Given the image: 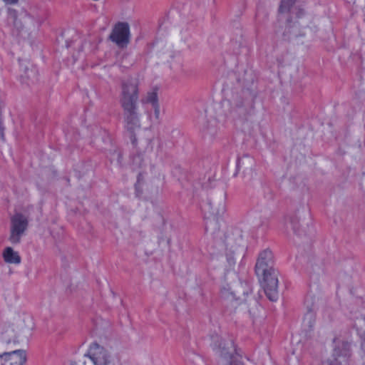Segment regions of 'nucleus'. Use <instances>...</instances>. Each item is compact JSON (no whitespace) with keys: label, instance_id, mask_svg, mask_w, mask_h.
<instances>
[{"label":"nucleus","instance_id":"nucleus-1","mask_svg":"<svg viewBox=\"0 0 365 365\" xmlns=\"http://www.w3.org/2000/svg\"><path fill=\"white\" fill-rule=\"evenodd\" d=\"M297 0H282L279 6L281 14L291 11L294 16L286 24L283 36L289 41L297 43H303L302 38L306 36L311 22V16L294 5Z\"/></svg>","mask_w":365,"mask_h":365},{"label":"nucleus","instance_id":"nucleus-2","mask_svg":"<svg viewBox=\"0 0 365 365\" xmlns=\"http://www.w3.org/2000/svg\"><path fill=\"white\" fill-rule=\"evenodd\" d=\"M138 84L134 78H129L122 84L120 102L124 110L125 126L131 134L133 143L135 138L133 133L140 128L139 114L137 112Z\"/></svg>","mask_w":365,"mask_h":365},{"label":"nucleus","instance_id":"nucleus-3","mask_svg":"<svg viewBox=\"0 0 365 365\" xmlns=\"http://www.w3.org/2000/svg\"><path fill=\"white\" fill-rule=\"evenodd\" d=\"M273 254L269 250L259 255L255 272L267 297L272 302L278 299V272L273 266Z\"/></svg>","mask_w":365,"mask_h":365},{"label":"nucleus","instance_id":"nucleus-4","mask_svg":"<svg viewBox=\"0 0 365 365\" xmlns=\"http://www.w3.org/2000/svg\"><path fill=\"white\" fill-rule=\"evenodd\" d=\"M32 327L33 319L30 314H19L13 319L12 327H8L2 333V339L6 344H18L20 342L19 333Z\"/></svg>","mask_w":365,"mask_h":365},{"label":"nucleus","instance_id":"nucleus-5","mask_svg":"<svg viewBox=\"0 0 365 365\" xmlns=\"http://www.w3.org/2000/svg\"><path fill=\"white\" fill-rule=\"evenodd\" d=\"M88 356L94 365H115V359L104 347L96 343L90 346Z\"/></svg>","mask_w":365,"mask_h":365},{"label":"nucleus","instance_id":"nucleus-6","mask_svg":"<svg viewBox=\"0 0 365 365\" xmlns=\"http://www.w3.org/2000/svg\"><path fill=\"white\" fill-rule=\"evenodd\" d=\"M28 219L21 213H15L11 218L9 240L12 244L19 243L28 227Z\"/></svg>","mask_w":365,"mask_h":365},{"label":"nucleus","instance_id":"nucleus-7","mask_svg":"<svg viewBox=\"0 0 365 365\" xmlns=\"http://www.w3.org/2000/svg\"><path fill=\"white\" fill-rule=\"evenodd\" d=\"M254 96L249 92L243 93L242 96L237 97L233 102V111L240 116H246L254 110Z\"/></svg>","mask_w":365,"mask_h":365},{"label":"nucleus","instance_id":"nucleus-8","mask_svg":"<svg viewBox=\"0 0 365 365\" xmlns=\"http://www.w3.org/2000/svg\"><path fill=\"white\" fill-rule=\"evenodd\" d=\"M212 349L220 356L228 359L232 358L235 348L232 340H225L216 335L212 337Z\"/></svg>","mask_w":365,"mask_h":365},{"label":"nucleus","instance_id":"nucleus-9","mask_svg":"<svg viewBox=\"0 0 365 365\" xmlns=\"http://www.w3.org/2000/svg\"><path fill=\"white\" fill-rule=\"evenodd\" d=\"M202 210L205 217L208 219L206 222L205 229L208 232L211 230V225L215 222V219L222 216L226 211L225 202H220L217 206L209 202L204 205Z\"/></svg>","mask_w":365,"mask_h":365},{"label":"nucleus","instance_id":"nucleus-10","mask_svg":"<svg viewBox=\"0 0 365 365\" xmlns=\"http://www.w3.org/2000/svg\"><path fill=\"white\" fill-rule=\"evenodd\" d=\"M129 26L126 23L117 24L110 35V39L118 46L124 47L129 41Z\"/></svg>","mask_w":365,"mask_h":365},{"label":"nucleus","instance_id":"nucleus-11","mask_svg":"<svg viewBox=\"0 0 365 365\" xmlns=\"http://www.w3.org/2000/svg\"><path fill=\"white\" fill-rule=\"evenodd\" d=\"M26 359V351L17 349L0 354V365H24Z\"/></svg>","mask_w":365,"mask_h":365},{"label":"nucleus","instance_id":"nucleus-12","mask_svg":"<svg viewBox=\"0 0 365 365\" xmlns=\"http://www.w3.org/2000/svg\"><path fill=\"white\" fill-rule=\"evenodd\" d=\"M38 71L36 66L27 61L20 62V81L22 83L29 85L37 79Z\"/></svg>","mask_w":365,"mask_h":365},{"label":"nucleus","instance_id":"nucleus-13","mask_svg":"<svg viewBox=\"0 0 365 365\" xmlns=\"http://www.w3.org/2000/svg\"><path fill=\"white\" fill-rule=\"evenodd\" d=\"M255 167V159L249 155H243L237 160V168L242 170L244 177L250 180L253 177Z\"/></svg>","mask_w":365,"mask_h":365},{"label":"nucleus","instance_id":"nucleus-14","mask_svg":"<svg viewBox=\"0 0 365 365\" xmlns=\"http://www.w3.org/2000/svg\"><path fill=\"white\" fill-rule=\"evenodd\" d=\"M342 340L340 336L333 339V351L329 359L323 365H341Z\"/></svg>","mask_w":365,"mask_h":365},{"label":"nucleus","instance_id":"nucleus-15","mask_svg":"<svg viewBox=\"0 0 365 365\" xmlns=\"http://www.w3.org/2000/svg\"><path fill=\"white\" fill-rule=\"evenodd\" d=\"M200 130L204 135L213 136L215 135L218 129V123L215 118H205L202 117L199 121Z\"/></svg>","mask_w":365,"mask_h":365},{"label":"nucleus","instance_id":"nucleus-16","mask_svg":"<svg viewBox=\"0 0 365 365\" xmlns=\"http://www.w3.org/2000/svg\"><path fill=\"white\" fill-rule=\"evenodd\" d=\"M2 256L6 263L18 264L21 262V257L19 253L10 247H7L4 250Z\"/></svg>","mask_w":365,"mask_h":365},{"label":"nucleus","instance_id":"nucleus-17","mask_svg":"<svg viewBox=\"0 0 365 365\" xmlns=\"http://www.w3.org/2000/svg\"><path fill=\"white\" fill-rule=\"evenodd\" d=\"M349 294L356 299L357 304L359 305L363 303L362 296L364 294V289L359 283L356 282L355 285L349 287Z\"/></svg>","mask_w":365,"mask_h":365},{"label":"nucleus","instance_id":"nucleus-18","mask_svg":"<svg viewBox=\"0 0 365 365\" xmlns=\"http://www.w3.org/2000/svg\"><path fill=\"white\" fill-rule=\"evenodd\" d=\"M23 16H26V14L25 13L17 15L15 11L10 10L9 14V21L11 22L14 26L19 30L22 27L21 19Z\"/></svg>","mask_w":365,"mask_h":365},{"label":"nucleus","instance_id":"nucleus-19","mask_svg":"<svg viewBox=\"0 0 365 365\" xmlns=\"http://www.w3.org/2000/svg\"><path fill=\"white\" fill-rule=\"evenodd\" d=\"M143 103H150L151 106L158 103V98L156 91H150L147 93L145 97L142 100Z\"/></svg>","mask_w":365,"mask_h":365},{"label":"nucleus","instance_id":"nucleus-20","mask_svg":"<svg viewBox=\"0 0 365 365\" xmlns=\"http://www.w3.org/2000/svg\"><path fill=\"white\" fill-rule=\"evenodd\" d=\"M315 322V317L313 312H308L304 317L303 325L306 327L312 328Z\"/></svg>","mask_w":365,"mask_h":365},{"label":"nucleus","instance_id":"nucleus-21","mask_svg":"<svg viewBox=\"0 0 365 365\" xmlns=\"http://www.w3.org/2000/svg\"><path fill=\"white\" fill-rule=\"evenodd\" d=\"M220 292L222 297L225 298H228L230 296L232 295V292L231 291V287L230 285L222 287Z\"/></svg>","mask_w":365,"mask_h":365},{"label":"nucleus","instance_id":"nucleus-22","mask_svg":"<svg viewBox=\"0 0 365 365\" xmlns=\"http://www.w3.org/2000/svg\"><path fill=\"white\" fill-rule=\"evenodd\" d=\"M152 108L154 110V117L156 120H158L160 118V112L159 103L155 105L152 106Z\"/></svg>","mask_w":365,"mask_h":365},{"label":"nucleus","instance_id":"nucleus-23","mask_svg":"<svg viewBox=\"0 0 365 365\" xmlns=\"http://www.w3.org/2000/svg\"><path fill=\"white\" fill-rule=\"evenodd\" d=\"M226 247H230V250H232L234 246L232 245V238L230 237H227L225 242Z\"/></svg>","mask_w":365,"mask_h":365},{"label":"nucleus","instance_id":"nucleus-24","mask_svg":"<svg viewBox=\"0 0 365 365\" xmlns=\"http://www.w3.org/2000/svg\"><path fill=\"white\" fill-rule=\"evenodd\" d=\"M6 4H16L18 2L19 0H3Z\"/></svg>","mask_w":365,"mask_h":365},{"label":"nucleus","instance_id":"nucleus-25","mask_svg":"<svg viewBox=\"0 0 365 365\" xmlns=\"http://www.w3.org/2000/svg\"><path fill=\"white\" fill-rule=\"evenodd\" d=\"M230 365H244L242 363L240 362H232L230 364Z\"/></svg>","mask_w":365,"mask_h":365},{"label":"nucleus","instance_id":"nucleus-26","mask_svg":"<svg viewBox=\"0 0 365 365\" xmlns=\"http://www.w3.org/2000/svg\"><path fill=\"white\" fill-rule=\"evenodd\" d=\"M292 229L295 231L296 228H295L294 225H292Z\"/></svg>","mask_w":365,"mask_h":365},{"label":"nucleus","instance_id":"nucleus-27","mask_svg":"<svg viewBox=\"0 0 365 365\" xmlns=\"http://www.w3.org/2000/svg\"><path fill=\"white\" fill-rule=\"evenodd\" d=\"M343 349H344V351L345 350V345L344 344V346H343ZM345 355V354L344 353V356Z\"/></svg>","mask_w":365,"mask_h":365}]
</instances>
